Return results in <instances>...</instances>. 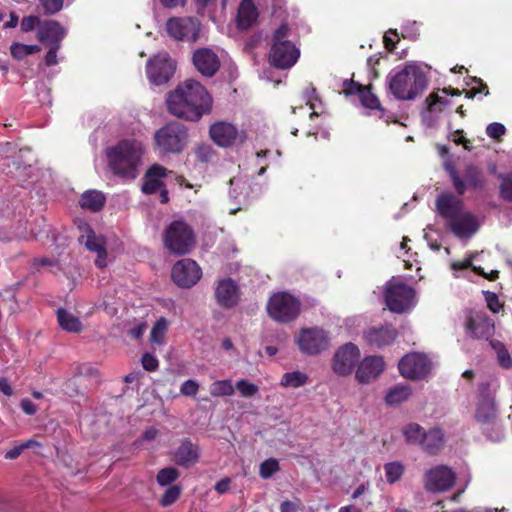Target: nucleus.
<instances>
[{"label": "nucleus", "instance_id": "53", "mask_svg": "<svg viewBox=\"0 0 512 512\" xmlns=\"http://www.w3.org/2000/svg\"><path fill=\"white\" fill-rule=\"evenodd\" d=\"M247 184L241 179L233 178L230 180V191L229 194L232 198L237 199L244 190H246Z\"/></svg>", "mask_w": 512, "mask_h": 512}, {"label": "nucleus", "instance_id": "4", "mask_svg": "<svg viewBox=\"0 0 512 512\" xmlns=\"http://www.w3.org/2000/svg\"><path fill=\"white\" fill-rule=\"evenodd\" d=\"M475 421L483 434L491 441H501L505 432L499 418L494 398L489 391V384L480 386V393L475 407Z\"/></svg>", "mask_w": 512, "mask_h": 512}, {"label": "nucleus", "instance_id": "7", "mask_svg": "<svg viewBox=\"0 0 512 512\" xmlns=\"http://www.w3.org/2000/svg\"><path fill=\"white\" fill-rule=\"evenodd\" d=\"M384 299L389 310L398 314L416 305L415 290L396 278L386 283Z\"/></svg>", "mask_w": 512, "mask_h": 512}, {"label": "nucleus", "instance_id": "41", "mask_svg": "<svg viewBox=\"0 0 512 512\" xmlns=\"http://www.w3.org/2000/svg\"><path fill=\"white\" fill-rule=\"evenodd\" d=\"M167 329H168V321L164 317H161L160 319H158L156 321V323L154 324V326L151 330L150 340L153 343L162 344L165 334L167 332Z\"/></svg>", "mask_w": 512, "mask_h": 512}, {"label": "nucleus", "instance_id": "49", "mask_svg": "<svg viewBox=\"0 0 512 512\" xmlns=\"http://www.w3.org/2000/svg\"><path fill=\"white\" fill-rule=\"evenodd\" d=\"M304 99L306 100V104L310 107V109H312L310 118L317 116V102H319V99L318 96L316 95L315 88L307 89L304 93Z\"/></svg>", "mask_w": 512, "mask_h": 512}, {"label": "nucleus", "instance_id": "27", "mask_svg": "<svg viewBox=\"0 0 512 512\" xmlns=\"http://www.w3.org/2000/svg\"><path fill=\"white\" fill-rule=\"evenodd\" d=\"M212 140L221 147H229L236 143L238 138L242 141L237 129L230 123L219 122L210 127Z\"/></svg>", "mask_w": 512, "mask_h": 512}, {"label": "nucleus", "instance_id": "38", "mask_svg": "<svg viewBox=\"0 0 512 512\" xmlns=\"http://www.w3.org/2000/svg\"><path fill=\"white\" fill-rule=\"evenodd\" d=\"M160 192V200L162 203H167L168 191L164 188V184L159 179H151L144 176V182L142 185V192L145 194H154L156 192Z\"/></svg>", "mask_w": 512, "mask_h": 512}, {"label": "nucleus", "instance_id": "1", "mask_svg": "<svg viewBox=\"0 0 512 512\" xmlns=\"http://www.w3.org/2000/svg\"><path fill=\"white\" fill-rule=\"evenodd\" d=\"M166 102L173 115L190 121H198L210 111L212 98L202 84L189 79L171 92Z\"/></svg>", "mask_w": 512, "mask_h": 512}, {"label": "nucleus", "instance_id": "2", "mask_svg": "<svg viewBox=\"0 0 512 512\" xmlns=\"http://www.w3.org/2000/svg\"><path fill=\"white\" fill-rule=\"evenodd\" d=\"M144 148L136 139H124L106 149L108 164L115 175L133 180L139 174Z\"/></svg>", "mask_w": 512, "mask_h": 512}, {"label": "nucleus", "instance_id": "61", "mask_svg": "<svg viewBox=\"0 0 512 512\" xmlns=\"http://www.w3.org/2000/svg\"><path fill=\"white\" fill-rule=\"evenodd\" d=\"M49 47V50L45 56V64L47 66H53V65H56L58 63V60H57V51L59 50L60 46L59 45H54V46H48Z\"/></svg>", "mask_w": 512, "mask_h": 512}, {"label": "nucleus", "instance_id": "54", "mask_svg": "<svg viewBox=\"0 0 512 512\" xmlns=\"http://www.w3.org/2000/svg\"><path fill=\"white\" fill-rule=\"evenodd\" d=\"M506 132L505 126L501 123H490L486 128V133L490 138L498 139Z\"/></svg>", "mask_w": 512, "mask_h": 512}, {"label": "nucleus", "instance_id": "21", "mask_svg": "<svg viewBox=\"0 0 512 512\" xmlns=\"http://www.w3.org/2000/svg\"><path fill=\"white\" fill-rule=\"evenodd\" d=\"M447 227L458 238H470L480 227L478 218L467 211H462L457 217L447 224Z\"/></svg>", "mask_w": 512, "mask_h": 512}, {"label": "nucleus", "instance_id": "13", "mask_svg": "<svg viewBox=\"0 0 512 512\" xmlns=\"http://www.w3.org/2000/svg\"><path fill=\"white\" fill-rule=\"evenodd\" d=\"M455 481V472L446 465L432 467L424 474V487L432 493H441L451 489Z\"/></svg>", "mask_w": 512, "mask_h": 512}, {"label": "nucleus", "instance_id": "16", "mask_svg": "<svg viewBox=\"0 0 512 512\" xmlns=\"http://www.w3.org/2000/svg\"><path fill=\"white\" fill-rule=\"evenodd\" d=\"M449 91L447 88L438 89L431 93L425 100L426 108L422 112V122L428 128L435 127L440 119V115L450 104L447 96Z\"/></svg>", "mask_w": 512, "mask_h": 512}, {"label": "nucleus", "instance_id": "22", "mask_svg": "<svg viewBox=\"0 0 512 512\" xmlns=\"http://www.w3.org/2000/svg\"><path fill=\"white\" fill-rule=\"evenodd\" d=\"M343 92L346 95H355L359 96L361 104L371 110H378L383 113V109L380 105L379 99L370 91L369 87H365L360 85L353 80L345 79L342 83Z\"/></svg>", "mask_w": 512, "mask_h": 512}, {"label": "nucleus", "instance_id": "3", "mask_svg": "<svg viewBox=\"0 0 512 512\" xmlns=\"http://www.w3.org/2000/svg\"><path fill=\"white\" fill-rule=\"evenodd\" d=\"M387 80L390 92L404 101L415 99L428 84L424 71L415 62L406 63L400 71L390 74Z\"/></svg>", "mask_w": 512, "mask_h": 512}, {"label": "nucleus", "instance_id": "52", "mask_svg": "<svg viewBox=\"0 0 512 512\" xmlns=\"http://www.w3.org/2000/svg\"><path fill=\"white\" fill-rule=\"evenodd\" d=\"M500 193L505 200L512 201V173L503 177Z\"/></svg>", "mask_w": 512, "mask_h": 512}, {"label": "nucleus", "instance_id": "26", "mask_svg": "<svg viewBox=\"0 0 512 512\" xmlns=\"http://www.w3.org/2000/svg\"><path fill=\"white\" fill-rule=\"evenodd\" d=\"M396 336V330L390 325L370 327L364 332L366 343L376 348L390 345L395 340Z\"/></svg>", "mask_w": 512, "mask_h": 512}, {"label": "nucleus", "instance_id": "51", "mask_svg": "<svg viewBox=\"0 0 512 512\" xmlns=\"http://www.w3.org/2000/svg\"><path fill=\"white\" fill-rule=\"evenodd\" d=\"M483 293L485 301L487 303V307L493 313H498L502 308V304L500 303L498 296L494 292L490 291H484Z\"/></svg>", "mask_w": 512, "mask_h": 512}, {"label": "nucleus", "instance_id": "32", "mask_svg": "<svg viewBox=\"0 0 512 512\" xmlns=\"http://www.w3.org/2000/svg\"><path fill=\"white\" fill-rule=\"evenodd\" d=\"M444 434L440 428H433L425 432L421 448L428 454L438 453L444 445Z\"/></svg>", "mask_w": 512, "mask_h": 512}, {"label": "nucleus", "instance_id": "59", "mask_svg": "<svg viewBox=\"0 0 512 512\" xmlns=\"http://www.w3.org/2000/svg\"><path fill=\"white\" fill-rule=\"evenodd\" d=\"M198 389H199L198 383L194 380L189 379V380H186L181 385L180 391L183 395L194 396L197 394Z\"/></svg>", "mask_w": 512, "mask_h": 512}, {"label": "nucleus", "instance_id": "40", "mask_svg": "<svg viewBox=\"0 0 512 512\" xmlns=\"http://www.w3.org/2000/svg\"><path fill=\"white\" fill-rule=\"evenodd\" d=\"M386 481L394 484L399 481L404 473V466L401 462L394 461L384 465Z\"/></svg>", "mask_w": 512, "mask_h": 512}, {"label": "nucleus", "instance_id": "56", "mask_svg": "<svg viewBox=\"0 0 512 512\" xmlns=\"http://www.w3.org/2000/svg\"><path fill=\"white\" fill-rule=\"evenodd\" d=\"M167 170L159 164L152 165L146 172L145 176L151 179H159L166 177Z\"/></svg>", "mask_w": 512, "mask_h": 512}, {"label": "nucleus", "instance_id": "47", "mask_svg": "<svg viewBox=\"0 0 512 512\" xmlns=\"http://www.w3.org/2000/svg\"><path fill=\"white\" fill-rule=\"evenodd\" d=\"M278 470L279 462L274 458H270L260 464L259 474L263 479H269Z\"/></svg>", "mask_w": 512, "mask_h": 512}, {"label": "nucleus", "instance_id": "55", "mask_svg": "<svg viewBox=\"0 0 512 512\" xmlns=\"http://www.w3.org/2000/svg\"><path fill=\"white\" fill-rule=\"evenodd\" d=\"M195 156L200 162H208L213 156V150L209 145H201L196 148Z\"/></svg>", "mask_w": 512, "mask_h": 512}, {"label": "nucleus", "instance_id": "30", "mask_svg": "<svg viewBox=\"0 0 512 512\" xmlns=\"http://www.w3.org/2000/svg\"><path fill=\"white\" fill-rule=\"evenodd\" d=\"M199 460V448L190 440H183L174 454V461L183 467H190Z\"/></svg>", "mask_w": 512, "mask_h": 512}, {"label": "nucleus", "instance_id": "35", "mask_svg": "<svg viewBox=\"0 0 512 512\" xmlns=\"http://www.w3.org/2000/svg\"><path fill=\"white\" fill-rule=\"evenodd\" d=\"M57 319L60 327L68 332H80L82 324L78 317L63 308L57 310Z\"/></svg>", "mask_w": 512, "mask_h": 512}, {"label": "nucleus", "instance_id": "31", "mask_svg": "<svg viewBox=\"0 0 512 512\" xmlns=\"http://www.w3.org/2000/svg\"><path fill=\"white\" fill-rule=\"evenodd\" d=\"M257 19L258 10L253 0H242L237 11V27L241 30H247L257 22Z\"/></svg>", "mask_w": 512, "mask_h": 512}, {"label": "nucleus", "instance_id": "23", "mask_svg": "<svg viewBox=\"0 0 512 512\" xmlns=\"http://www.w3.org/2000/svg\"><path fill=\"white\" fill-rule=\"evenodd\" d=\"M436 208L439 215L445 219L446 225L465 210L462 200L452 193L438 195Z\"/></svg>", "mask_w": 512, "mask_h": 512}, {"label": "nucleus", "instance_id": "63", "mask_svg": "<svg viewBox=\"0 0 512 512\" xmlns=\"http://www.w3.org/2000/svg\"><path fill=\"white\" fill-rule=\"evenodd\" d=\"M398 40V34L396 30H390L384 35V43L387 49L393 50L395 43Z\"/></svg>", "mask_w": 512, "mask_h": 512}, {"label": "nucleus", "instance_id": "42", "mask_svg": "<svg viewBox=\"0 0 512 512\" xmlns=\"http://www.w3.org/2000/svg\"><path fill=\"white\" fill-rule=\"evenodd\" d=\"M444 168L448 172L457 193L460 195L464 194L466 191V185L459 177L453 163L450 160H446L444 162Z\"/></svg>", "mask_w": 512, "mask_h": 512}, {"label": "nucleus", "instance_id": "8", "mask_svg": "<svg viewBox=\"0 0 512 512\" xmlns=\"http://www.w3.org/2000/svg\"><path fill=\"white\" fill-rule=\"evenodd\" d=\"M194 244L193 230L183 221L172 222L164 232V245L175 255L189 253Z\"/></svg>", "mask_w": 512, "mask_h": 512}, {"label": "nucleus", "instance_id": "39", "mask_svg": "<svg viewBox=\"0 0 512 512\" xmlns=\"http://www.w3.org/2000/svg\"><path fill=\"white\" fill-rule=\"evenodd\" d=\"M234 390L235 387L229 379L214 381L209 387L210 395L213 397L232 396Z\"/></svg>", "mask_w": 512, "mask_h": 512}, {"label": "nucleus", "instance_id": "64", "mask_svg": "<svg viewBox=\"0 0 512 512\" xmlns=\"http://www.w3.org/2000/svg\"><path fill=\"white\" fill-rule=\"evenodd\" d=\"M461 133V130H456L450 134L449 139L456 144H463L464 148L470 151L471 147L468 144L469 142L461 135Z\"/></svg>", "mask_w": 512, "mask_h": 512}, {"label": "nucleus", "instance_id": "25", "mask_svg": "<svg viewBox=\"0 0 512 512\" xmlns=\"http://www.w3.org/2000/svg\"><path fill=\"white\" fill-rule=\"evenodd\" d=\"M215 297L221 307H234L239 300L238 285L230 278L221 279L215 288Z\"/></svg>", "mask_w": 512, "mask_h": 512}, {"label": "nucleus", "instance_id": "58", "mask_svg": "<svg viewBox=\"0 0 512 512\" xmlns=\"http://www.w3.org/2000/svg\"><path fill=\"white\" fill-rule=\"evenodd\" d=\"M142 366L147 371H155L158 368L159 362L157 358L150 353H145L141 359Z\"/></svg>", "mask_w": 512, "mask_h": 512}, {"label": "nucleus", "instance_id": "34", "mask_svg": "<svg viewBox=\"0 0 512 512\" xmlns=\"http://www.w3.org/2000/svg\"><path fill=\"white\" fill-rule=\"evenodd\" d=\"M105 201L106 198L102 192L88 190L82 194L79 203L82 208L97 212L103 208Z\"/></svg>", "mask_w": 512, "mask_h": 512}, {"label": "nucleus", "instance_id": "48", "mask_svg": "<svg viewBox=\"0 0 512 512\" xmlns=\"http://www.w3.org/2000/svg\"><path fill=\"white\" fill-rule=\"evenodd\" d=\"M180 493H181L180 487H178V486L169 487L160 500L161 505L166 507V506L173 504L179 498Z\"/></svg>", "mask_w": 512, "mask_h": 512}, {"label": "nucleus", "instance_id": "18", "mask_svg": "<svg viewBox=\"0 0 512 512\" xmlns=\"http://www.w3.org/2000/svg\"><path fill=\"white\" fill-rule=\"evenodd\" d=\"M172 279L179 287L190 288L201 278V269L191 259L179 260L172 268Z\"/></svg>", "mask_w": 512, "mask_h": 512}, {"label": "nucleus", "instance_id": "28", "mask_svg": "<svg viewBox=\"0 0 512 512\" xmlns=\"http://www.w3.org/2000/svg\"><path fill=\"white\" fill-rule=\"evenodd\" d=\"M467 333L477 339L489 338L494 332V323L483 313H474L467 322Z\"/></svg>", "mask_w": 512, "mask_h": 512}, {"label": "nucleus", "instance_id": "9", "mask_svg": "<svg viewBox=\"0 0 512 512\" xmlns=\"http://www.w3.org/2000/svg\"><path fill=\"white\" fill-rule=\"evenodd\" d=\"M300 301L287 292H278L267 303L268 315L279 323L295 320L300 314Z\"/></svg>", "mask_w": 512, "mask_h": 512}, {"label": "nucleus", "instance_id": "57", "mask_svg": "<svg viewBox=\"0 0 512 512\" xmlns=\"http://www.w3.org/2000/svg\"><path fill=\"white\" fill-rule=\"evenodd\" d=\"M40 2L47 14H54L63 6V0H40Z\"/></svg>", "mask_w": 512, "mask_h": 512}, {"label": "nucleus", "instance_id": "19", "mask_svg": "<svg viewBox=\"0 0 512 512\" xmlns=\"http://www.w3.org/2000/svg\"><path fill=\"white\" fill-rule=\"evenodd\" d=\"M385 362L381 356H366L357 364L355 378L360 384L375 381L384 371Z\"/></svg>", "mask_w": 512, "mask_h": 512}, {"label": "nucleus", "instance_id": "17", "mask_svg": "<svg viewBox=\"0 0 512 512\" xmlns=\"http://www.w3.org/2000/svg\"><path fill=\"white\" fill-rule=\"evenodd\" d=\"M81 235L79 242L83 244L89 251L95 252L97 258L95 264L99 268L107 266V253L105 249V239L101 235H96L95 232L86 223L79 225Z\"/></svg>", "mask_w": 512, "mask_h": 512}, {"label": "nucleus", "instance_id": "29", "mask_svg": "<svg viewBox=\"0 0 512 512\" xmlns=\"http://www.w3.org/2000/svg\"><path fill=\"white\" fill-rule=\"evenodd\" d=\"M66 31L56 21L48 20L38 27L37 36L40 42L46 46L59 45L65 37Z\"/></svg>", "mask_w": 512, "mask_h": 512}, {"label": "nucleus", "instance_id": "33", "mask_svg": "<svg viewBox=\"0 0 512 512\" xmlns=\"http://www.w3.org/2000/svg\"><path fill=\"white\" fill-rule=\"evenodd\" d=\"M412 394V389L408 385L397 384L388 389L385 395V403L389 406H397L407 401Z\"/></svg>", "mask_w": 512, "mask_h": 512}, {"label": "nucleus", "instance_id": "10", "mask_svg": "<svg viewBox=\"0 0 512 512\" xmlns=\"http://www.w3.org/2000/svg\"><path fill=\"white\" fill-rule=\"evenodd\" d=\"M299 350L308 356H316L330 347L329 333L321 327L302 328L295 336Z\"/></svg>", "mask_w": 512, "mask_h": 512}, {"label": "nucleus", "instance_id": "14", "mask_svg": "<svg viewBox=\"0 0 512 512\" xmlns=\"http://www.w3.org/2000/svg\"><path fill=\"white\" fill-rule=\"evenodd\" d=\"M175 62L167 53H159L146 66L149 81L154 85L167 83L175 72Z\"/></svg>", "mask_w": 512, "mask_h": 512}, {"label": "nucleus", "instance_id": "50", "mask_svg": "<svg viewBox=\"0 0 512 512\" xmlns=\"http://www.w3.org/2000/svg\"><path fill=\"white\" fill-rule=\"evenodd\" d=\"M419 35V24L416 21H408L402 27V36L415 40Z\"/></svg>", "mask_w": 512, "mask_h": 512}, {"label": "nucleus", "instance_id": "46", "mask_svg": "<svg viewBox=\"0 0 512 512\" xmlns=\"http://www.w3.org/2000/svg\"><path fill=\"white\" fill-rule=\"evenodd\" d=\"M234 387L245 398L253 397L259 392V387L256 384L245 379L238 380Z\"/></svg>", "mask_w": 512, "mask_h": 512}, {"label": "nucleus", "instance_id": "11", "mask_svg": "<svg viewBox=\"0 0 512 512\" xmlns=\"http://www.w3.org/2000/svg\"><path fill=\"white\" fill-rule=\"evenodd\" d=\"M360 356V350L355 344L345 343L335 350L331 359V369L337 376H349L357 366Z\"/></svg>", "mask_w": 512, "mask_h": 512}, {"label": "nucleus", "instance_id": "62", "mask_svg": "<svg viewBox=\"0 0 512 512\" xmlns=\"http://www.w3.org/2000/svg\"><path fill=\"white\" fill-rule=\"evenodd\" d=\"M497 357H498L499 364L502 367L510 368L512 366V359H511L509 353L507 352V350H505L503 347H501L497 351Z\"/></svg>", "mask_w": 512, "mask_h": 512}, {"label": "nucleus", "instance_id": "44", "mask_svg": "<svg viewBox=\"0 0 512 512\" xmlns=\"http://www.w3.org/2000/svg\"><path fill=\"white\" fill-rule=\"evenodd\" d=\"M178 477H179V472L176 468L167 467V468L161 469L158 472L156 480L160 486H167V485L171 484L172 482H174L175 480H177Z\"/></svg>", "mask_w": 512, "mask_h": 512}, {"label": "nucleus", "instance_id": "37", "mask_svg": "<svg viewBox=\"0 0 512 512\" xmlns=\"http://www.w3.org/2000/svg\"><path fill=\"white\" fill-rule=\"evenodd\" d=\"M425 432L426 431L423 429V427H421L418 423L413 422L406 424L402 429L405 441L411 445L421 446Z\"/></svg>", "mask_w": 512, "mask_h": 512}, {"label": "nucleus", "instance_id": "24", "mask_svg": "<svg viewBox=\"0 0 512 512\" xmlns=\"http://www.w3.org/2000/svg\"><path fill=\"white\" fill-rule=\"evenodd\" d=\"M193 63L202 75L208 77L213 76L220 66L217 54L210 48L197 49L193 54Z\"/></svg>", "mask_w": 512, "mask_h": 512}, {"label": "nucleus", "instance_id": "60", "mask_svg": "<svg viewBox=\"0 0 512 512\" xmlns=\"http://www.w3.org/2000/svg\"><path fill=\"white\" fill-rule=\"evenodd\" d=\"M37 25H39V18L37 16H27L21 21V29L24 32L33 30Z\"/></svg>", "mask_w": 512, "mask_h": 512}, {"label": "nucleus", "instance_id": "45", "mask_svg": "<svg viewBox=\"0 0 512 512\" xmlns=\"http://www.w3.org/2000/svg\"><path fill=\"white\" fill-rule=\"evenodd\" d=\"M464 180H462L466 188L467 187H473L477 188L481 185V172L480 170L475 166H468L465 170Z\"/></svg>", "mask_w": 512, "mask_h": 512}, {"label": "nucleus", "instance_id": "43", "mask_svg": "<svg viewBox=\"0 0 512 512\" xmlns=\"http://www.w3.org/2000/svg\"><path fill=\"white\" fill-rule=\"evenodd\" d=\"M39 50L40 48L37 45H26L21 43H14L10 47L11 55L18 60L23 59L27 55L36 53Z\"/></svg>", "mask_w": 512, "mask_h": 512}, {"label": "nucleus", "instance_id": "12", "mask_svg": "<svg viewBox=\"0 0 512 512\" xmlns=\"http://www.w3.org/2000/svg\"><path fill=\"white\" fill-rule=\"evenodd\" d=\"M168 35L176 41L195 42L200 33V23L192 17H174L166 23Z\"/></svg>", "mask_w": 512, "mask_h": 512}, {"label": "nucleus", "instance_id": "6", "mask_svg": "<svg viewBox=\"0 0 512 512\" xmlns=\"http://www.w3.org/2000/svg\"><path fill=\"white\" fill-rule=\"evenodd\" d=\"M155 146L161 154L181 153L188 142V131L179 122H170L154 134Z\"/></svg>", "mask_w": 512, "mask_h": 512}, {"label": "nucleus", "instance_id": "5", "mask_svg": "<svg viewBox=\"0 0 512 512\" xmlns=\"http://www.w3.org/2000/svg\"><path fill=\"white\" fill-rule=\"evenodd\" d=\"M291 30L281 25L273 34L269 62L279 69H290L300 57L299 48L290 40Z\"/></svg>", "mask_w": 512, "mask_h": 512}, {"label": "nucleus", "instance_id": "36", "mask_svg": "<svg viewBox=\"0 0 512 512\" xmlns=\"http://www.w3.org/2000/svg\"><path fill=\"white\" fill-rule=\"evenodd\" d=\"M309 381V377L306 373L295 370L291 372H286L283 374L280 385L285 388H300L306 385Z\"/></svg>", "mask_w": 512, "mask_h": 512}, {"label": "nucleus", "instance_id": "20", "mask_svg": "<svg viewBox=\"0 0 512 512\" xmlns=\"http://www.w3.org/2000/svg\"><path fill=\"white\" fill-rule=\"evenodd\" d=\"M478 253H470L465 259L461 261H452L450 264V268L453 271V275L455 278H466L468 280H472L471 273L474 272L478 275L485 277L488 280H494L498 277L499 272L497 270H492L490 273H485L484 270L473 264L474 259Z\"/></svg>", "mask_w": 512, "mask_h": 512}, {"label": "nucleus", "instance_id": "15", "mask_svg": "<svg viewBox=\"0 0 512 512\" xmlns=\"http://www.w3.org/2000/svg\"><path fill=\"white\" fill-rule=\"evenodd\" d=\"M399 372L407 379H424L431 370L430 360L421 353H409L399 362Z\"/></svg>", "mask_w": 512, "mask_h": 512}]
</instances>
